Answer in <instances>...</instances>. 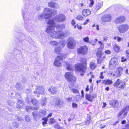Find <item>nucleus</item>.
I'll return each mask as SVG.
<instances>
[{
	"label": "nucleus",
	"instance_id": "nucleus-1",
	"mask_svg": "<svg viewBox=\"0 0 129 129\" xmlns=\"http://www.w3.org/2000/svg\"><path fill=\"white\" fill-rule=\"evenodd\" d=\"M54 19H50L49 20L47 24L49 25L46 28V31L48 33H51L50 36L53 38L59 39L65 38L68 36L67 33L64 32L60 31H55L56 28V30H61L65 28V25L64 24L55 25Z\"/></svg>",
	"mask_w": 129,
	"mask_h": 129
},
{
	"label": "nucleus",
	"instance_id": "nucleus-2",
	"mask_svg": "<svg viewBox=\"0 0 129 129\" xmlns=\"http://www.w3.org/2000/svg\"><path fill=\"white\" fill-rule=\"evenodd\" d=\"M49 43L50 44L54 46H56L58 45L59 46L56 47L54 49L55 52L56 53L59 54L62 48H63L66 45V42L65 40H62L58 43L56 41L50 42Z\"/></svg>",
	"mask_w": 129,
	"mask_h": 129
},
{
	"label": "nucleus",
	"instance_id": "nucleus-3",
	"mask_svg": "<svg viewBox=\"0 0 129 129\" xmlns=\"http://www.w3.org/2000/svg\"><path fill=\"white\" fill-rule=\"evenodd\" d=\"M126 85V83L124 81L118 79L114 83L113 85L117 87L119 90H121L124 88L125 87Z\"/></svg>",
	"mask_w": 129,
	"mask_h": 129
},
{
	"label": "nucleus",
	"instance_id": "nucleus-4",
	"mask_svg": "<svg viewBox=\"0 0 129 129\" xmlns=\"http://www.w3.org/2000/svg\"><path fill=\"white\" fill-rule=\"evenodd\" d=\"M67 57V55L63 54L62 56H58L56 57L54 62V65L57 67H60L61 66V63L63 58L64 59Z\"/></svg>",
	"mask_w": 129,
	"mask_h": 129
},
{
	"label": "nucleus",
	"instance_id": "nucleus-5",
	"mask_svg": "<svg viewBox=\"0 0 129 129\" xmlns=\"http://www.w3.org/2000/svg\"><path fill=\"white\" fill-rule=\"evenodd\" d=\"M76 42L72 37H69L68 40L67 45L68 47L70 49H73L76 45Z\"/></svg>",
	"mask_w": 129,
	"mask_h": 129
},
{
	"label": "nucleus",
	"instance_id": "nucleus-6",
	"mask_svg": "<svg viewBox=\"0 0 129 129\" xmlns=\"http://www.w3.org/2000/svg\"><path fill=\"white\" fill-rule=\"evenodd\" d=\"M22 15L24 20H28L30 16V14L28 9L24 8L22 10Z\"/></svg>",
	"mask_w": 129,
	"mask_h": 129
},
{
	"label": "nucleus",
	"instance_id": "nucleus-7",
	"mask_svg": "<svg viewBox=\"0 0 129 129\" xmlns=\"http://www.w3.org/2000/svg\"><path fill=\"white\" fill-rule=\"evenodd\" d=\"M65 77L68 81L71 82H75L76 80V77L73 76L72 74L70 72H67L66 73Z\"/></svg>",
	"mask_w": 129,
	"mask_h": 129
},
{
	"label": "nucleus",
	"instance_id": "nucleus-8",
	"mask_svg": "<svg viewBox=\"0 0 129 129\" xmlns=\"http://www.w3.org/2000/svg\"><path fill=\"white\" fill-rule=\"evenodd\" d=\"M36 90L34 92L35 94H43L45 93V90L44 87L40 85H36Z\"/></svg>",
	"mask_w": 129,
	"mask_h": 129
},
{
	"label": "nucleus",
	"instance_id": "nucleus-9",
	"mask_svg": "<svg viewBox=\"0 0 129 129\" xmlns=\"http://www.w3.org/2000/svg\"><path fill=\"white\" fill-rule=\"evenodd\" d=\"M118 64V62L117 59L115 58H113L111 59L110 62L109 68L111 69H113Z\"/></svg>",
	"mask_w": 129,
	"mask_h": 129
},
{
	"label": "nucleus",
	"instance_id": "nucleus-10",
	"mask_svg": "<svg viewBox=\"0 0 129 129\" xmlns=\"http://www.w3.org/2000/svg\"><path fill=\"white\" fill-rule=\"evenodd\" d=\"M86 67V65L80 63L77 64L75 66L76 70L83 73H85Z\"/></svg>",
	"mask_w": 129,
	"mask_h": 129
},
{
	"label": "nucleus",
	"instance_id": "nucleus-11",
	"mask_svg": "<svg viewBox=\"0 0 129 129\" xmlns=\"http://www.w3.org/2000/svg\"><path fill=\"white\" fill-rule=\"evenodd\" d=\"M129 26L127 24L121 25L118 27V29L119 32L122 33L126 32Z\"/></svg>",
	"mask_w": 129,
	"mask_h": 129
},
{
	"label": "nucleus",
	"instance_id": "nucleus-12",
	"mask_svg": "<svg viewBox=\"0 0 129 129\" xmlns=\"http://www.w3.org/2000/svg\"><path fill=\"white\" fill-rule=\"evenodd\" d=\"M66 18L65 15L61 14H58L55 17V19L58 22H64L66 20Z\"/></svg>",
	"mask_w": 129,
	"mask_h": 129
},
{
	"label": "nucleus",
	"instance_id": "nucleus-13",
	"mask_svg": "<svg viewBox=\"0 0 129 129\" xmlns=\"http://www.w3.org/2000/svg\"><path fill=\"white\" fill-rule=\"evenodd\" d=\"M111 16L109 14H106L103 16L101 18L102 21L103 22H109L111 19Z\"/></svg>",
	"mask_w": 129,
	"mask_h": 129
},
{
	"label": "nucleus",
	"instance_id": "nucleus-14",
	"mask_svg": "<svg viewBox=\"0 0 129 129\" xmlns=\"http://www.w3.org/2000/svg\"><path fill=\"white\" fill-rule=\"evenodd\" d=\"M129 109V105L128 106H126L125 108H123L122 110L118 114V116H121L123 113V117H124L127 114V112L128 111Z\"/></svg>",
	"mask_w": 129,
	"mask_h": 129
},
{
	"label": "nucleus",
	"instance_id": "nucleus-15",
	"mask_svg": "<svg viewBox=\"0 0 129 129\" xmlns=\"http://www.w3.org/2000/svg\"><path fill=\"white\" fill-rule=\"evenodd\" d=\"M109 103L114 108H117L120 106L119 102L116 100L111 101Z\"/></svg>",
	"mask_w": 129,
	"mask_h": 129
},
{
	"label": "nucleus",
	"instance_id": "nucleus-16",
	"mask_svg": "<svg viewBox=\"0 0 129 129\" xmlns=\"http://www.w3.org/2000/svg\"><path fill=\"white\" fill-rule=\"evenodd\" d=\"M87 48L86 46L81 47L78 50V52L79 53L84 55L87 52Z\"/></svg>",
	"mask_w": 129,
	"mask_h": 129
},
{
	"label": "nucleus",
	"instance_id": "nucleus-17",
	"mask_svg": "<svg viewBox=\"0 0 129 129\" xmlns=\"http://www.w3.org/2000/svg\"><path fill=\"white\" fill-rule=\"evenodd\" d=\"M96 97V95L95 94H93L91 95L90 94H86L85 95L86 99L88 101L91 102L94 98Z\"/></svg>",
	"mask_w": 129,
	"mask_h": 129
},
{
	"label": "nucleus",
	"instance_id": "nucleus-18",
	"mask_svg": "<svg viewBox=\"0 0 129 129\" xmlns=\"http://www.w3.org/2000/svg\"><path fill=\"white\" fill-rule=\"evenodd\" d=\"M125 20V18L124 16L119 17L116 18L115 20V23H119L124 22Z\"/></svg>",
	"mask_w": 129,
	"mask_h": 129
},
{
	"label": "nucleus",
	"instance_id": "nucleus-19",
	"mask_svg": "<svg viewBox=\"0 0 129 129\" xmlns=\"http://www.w3.org/2000/svg\"><path fill=\"white\" fill-rule=\"evenodd\" d=\"M96 56L98 57L97 61L98 63H100L101 61L103 60L102 57V55L101 51H99L97 52Z\"/></svg>",
	"mask_w": 129,
	"mask_h": 129
},
{
	"label": "nucleus",
	"instance_id": "nucleus-20",
	"mask_svg": "<svg viewBox=\"0 0 129 129\" xmlns=\"http://www.w3.org/2000/svg\"><path fill=\"white\" fill-rule=\"evenodd\" d=\"M48 5L49 7L52 8H59L58 4L57 3L53 2H50L48 4Z\"/></svg>",
	"mask_w": 129,
	"mask_h": 129
},
{
	"label": "nucleus",
	"instance_id": "nucleus-21",
	"mask_svg": "<svg viewBox=\"0 0 129 129\" xmlns=\"http://www.w3.org/2000/svg\"><path fill=\"white\" fill-rule=\"evenodd\" d=\"M123 69L121 67H119L118 68L117 70V73H118V74H113V76H114L116 77H118L121 75Z\"/></svg>",
	"mask_w": 129,
	"mask_h": 129
},
{
	"label": "nucleus",
	"instance_id": "nucleus-22",
	"mask_svg": "<svg viewBox=\"0 0 129 129\" xmlns=\"http://www.w3.org/2000/svg\"><path fill=\"white\" fill-rule=\"evenodd\" d=\"M48 91L51 93L54 94L57 92V90L55 87L51 86L48 88Z\"/></svg>",
	"mask_w": 129,
	"mask_h": 129
},
{
	"label": "nucleus",
	"instance_id": "nucleus-23",
	"mask_svg": "<svg viewBox=\"0 0 129 129\" xmlns=\"http://www.w3.org/2000/svg\"><path fill=\"white\" fill-rule=\"evenodd\" d=\"M82 13L83 16H86L90 14L91 11L89 9H85L82 11Z\"/></svg>",
	"mask_w": 129,
	"mask_h": 129
},
{
	"label": "nucleus",
	"instance_id": "nucleus-24",
	"mask_svg": "<svg viewBox=\"0 0 129 129\" xmlns=\"http://www.w3.org/2000/svg\"><path fill=\"white\" fill-rule=\"evenodd\" d=\"M64 65L66 67L67 69L69 70H72L73 67L66 61H64L63 62Z\"/></svg>",
	"mask_w": 129,
	"mask_h": 129
},
{
	"label": "nucleus",
	"instance_id": "nucleus-25",
	"mask_svg": "<svg viewBox=\"0 0 129 129\" xmlns=\"http://www.w3.org/2000/svg\"><path fill=\"white\" fill-rule=\"evenodd\" d=\"M63 105V103L62 101H61L59 99H58L57 101L55 103V105L56 106L59 107H61Z\"/></svg>",
	"mask_w": 129,
	"mask_h": 129
},
{
	"label": "nucleus",
	"instance_id": "nucleus-26",
	"mask_svg": "<svg viewBox=\"0 0 129 129\" xmlns=\"http://www.w3.org/2000/svg\"><path fill=\"white\" fill-rule=\"evenodd\" d=\"M102 82L106 85H110L112 84L113 83L112 80L109 79L104 80Z\"/></svg>",
	"mask_w": 129,
	"mask_h": 129
},
{
	"label": "nucleus",
	"instance_id": "nucleus-27",
	"mask_svg": "<svg viewBox=\"0 0 129 129\" xmlns=\"http://www.w3.org/2000/svg\"><path fill=\"white\" fill-rule=\"evenodd\" d=\"M16 87L18 90H21L23 88L21 84L19 82H17L16 83Z\"/></svg>",
	"mask_w": 129,
	"mask_h": 129
},
{
	"label": "nucleus",
	"instance_id": "nucleus-28",
	"mask_svg": "<svg viewBox=\"0 0 129 129\" xmlns=\"http://www.w3.org/2000/svg\"><path fill=\"white\" fill-rule=\"evenodd\" d=\"M96 67V64L93 62H91L90 63V67L91 69L93 70Z\"/></svg>",
	"mask_w": 129,
	"mask_h": 129
},
{
	"label": "nucleus",
	"instance_id": "nucleus-29",
	"mask_svg": "<svg viewBox=\"0 0 129 129\" xmlns=\"http://www.w3.org/2000/svg\"><path fill=\"white\" fill-rule=\"evenodd\" d=\"M23 104V102L22 101L20 100H18L17 107L20 108L21 107Z\"/></svg>",
	"mask_w": 129,
	"mask_h": 129
},
{
	"label": "nucleus",
	"instance_id": "nucleus-30",
	"mask_svg": "<svg viewBox=\"0 0 129 129\" xmlns=\"http://www.w3.org/2000/svg\"><path fill=\"white\" fill-rule=\"evenodd\" d=\"M113 46L114 50L115 51L117 52H119L120 48L116 44H114Z\"/></svg>",
	"mask_w": 129,
	"mask_h": 129
},
{
	"label": "nucleus",
	"instance_id": "nucleus-31",
	"mask_svg": "<svg viewBox=\"0 0 129 129\" xmlns=\"http://www.w3.org/2000/svg\"><path fill=\"white\" fill-rule=\"evenodd\" d=\"M31 102L34 105H38L39 104L38 101L35 98L32 99L31 101Z\"/></svg>",
	"mask_w": 129,
	"mask_h": 129
},
{
	"label": "nucleus",
	"instance_id": "nucleus-32",
	"mask_svg": "<svg viewBox=\"0 0 129 129\" xmlns=\"http://www.w3.org/2000/svg\"><path fill=\"white\" fill-rule=\"evenodd\" d=\"M44 13H51V11L50 9L49 8H46L44 9Z\"/></svg>",
	"mask_w": 129,
	"mask_h": 129
},
{
	"label": "nucleus",
	"instance_id": "nucleus-33",
	"mask_svg": "<svg viewBox=\"0 0 129 129\" xmlns=\"http://www.w3.org/2000/svg\"><path fill=\"white\" fill-rule=\"evenodd\" d=\"M46 99L44 98L42 99L41 102V104L42 106H45L47 102H46Z\"/></svg>",
	"mask_w": 129,
	"mask_h": 129
},
{
	"label": "nucleus",
	"instance_id": "nucleus-34",
	"mask_svg": "<svg viewBox=\"0 0 129 129\" xmlns=\"http://www.w3.org/2000/svg\"><path fill=\"white\" fill-rule=\"evenodd\" d=\"M103 5V3L102 2L99 3L96 6V9L97 10L100 9L101 7Z\"/></svg>",
	"mask_w": 129,
	"mask_h": 129
},
{
	"label": "nucleus",
	"instance_id": "nucleus-35",
	"mask_svg": "<svg viewBox=\"0 0 129 129\" xmlns=\"http://www.w3.org/2000/svg\"><path fill=\"white\" fill-rule=\"evenodd\" d=\"M45 114L46 111L44 110L41 111L39 114V116L41 117L44 116Z\"/></svg>",
	"mask_w": 129,
	"mask_h": 129
},
{
	"label": "nucleus",
	"instance_id": "nucleus-36",
	"mask_svg": "<svg viewBox=\"0 0 129 129\" xmlns=\"http://www.w3.org/2000/svg\"><path fill=\"white\" fill-rule=\"evenodd\" d=\"M38 109V108H34L33 107H31L27 106H26V111H28L29 109H30V110L34 109L35 110H37Z\"/></svg>",
	"mask_w": 129,
	"mask_h": 129
},
{
	"label": "nucleus",
	"instance_id": "nucleus-37",
	"mask_svg": "<svg viewBox=\"0 0 129 129\" xmlns=\"http://www.w3.org/2000/svg\"><path fill=\"white\" fill-rule=\"evenodd\" d=\"M42 122L43 125L45 126V125L47 123V118H44L42 119Z\"/></svg>",
	"mask_w": 129,
	"mask_h": 129
},
{
	"label": "nucleus",
	"instance_id": "nucleus-38",
	"mask_svg": "<svg viewBox=\"0 0 129 129\" xmlns=\"http://www.w3.org/2000/svg\"><path fill=\"white\" fill-rule=\"evenodd\" d=\"M45 19H48L50 18L52 16L51 13H45Z\"/></svg>",
	"mask_w": 129,
	"mask_h": 129
},
{
	"label": "nucleus",
	"instance_id": "nucleus-39",
	"mask_svg": "<svg viewBox=\"0 0 129 129\" xmlns=\"http://www.w3.org/2000/svg\"><path fill=\"white\" fill-rule=\"evenodd\" d=\"M70 91L74 93H77L79 92V91L77 89L72 88H70Z\"/></svg>",
	"mask_w": 129,
	"mask_h": 129
},
{
	"label": "nucleus",
	"instance_id": "nucleus-40",
	"mask_svg": "<svg viewBox=\"0 0 129 129\" xmlns=\"http://www.w3.org/2000/svg\"><path fill=\"white\" fill-rule=\"evenodd\" d=\"M38 18L39 19L45 18V14L44 13L43 14L39 15L38 16Z\"/></svg>",
	"mask_w": 129,
	"mask_h": 129
},
{
	"label": "nucleus",
	"instance_id": "nucleus-41",
	"mask_svg": "<svg viewBox=\"0 0 129 129\" xmlns=\"http://www.w3.org/2000/svg\"><path fill=\"white\" fill-rule=\"evenodd\" d=\"M91 118L90 116H89L87 118V120L85 122V123L86 125H88L89 124Z\"/></svg>",
	"mask_w": 129,
	"mask_h": 129
},
{
	"label": "nucleus",
	"instance_id": "nucleus-42",
	"mask_svg": "<svg viewBox=\"0 0 129 129\" xmlns=\"http://www.w3.org/2000/svg\"><path fill=\"white\" fill-rule=\"evenodd\" d=\"M114 39L115 40H117V41L118 42L120 41L121 40L122 41L123 40L122 38L117 37H114Z\"/></svg>",
	"mask_w": 129,
	"mask_h": 129
},
{
	"label": "nucleus",
	"instance_id": "nucleus-43",
	"mask_svg": "<svg viewBox=\"0 0 129 129\" xmlns=\"http://www.w3.org/2000/svg\"><path fill=\"white\" fill-rule=\"evenodd\" d=\"M7 103L8 105L11 106H12L14 105V102H12L11 101H8L7 102Z\"/></svg>",
	"mask_w": 129,
	"mask_h": 129
},
{
	"label": "nucleus",
	"instance_id": "nucleus-44",
	"mask_svg": "<svg viewBox=\"0 0 129 129\" xmlns=\"http://www.w3.org/2000/svg\"><path fill=\"white\" fill-rule=\"evenodd\" d=\"M33 114L34 118L35 119L38 115V113L36 111H35L33 112Z\"/></svg>",
	"mask_w": 129,
	"mask_h": 129
},
{
	"label": "nucleus",
	"instance_id": "nucleus-45",
	"mask_svg": "<svg viewBox=\"0 0 129 129\" xmlns=\"http://www.w3.org/2000/svg\"><path fill=\"white\" fill-rule=\"evenodd\" d=\"M54 127L56 128V129H63L62 127L57 125H54Z\"/></svg>",
	"mask_w": 129,
	"mask_h": 129
},
{
	"label": "nucleus",
	"instance_id": "nucleus-46",
	"mask_svg": "<svg viewBox=\"0 0 129 129\" xmlns=\"http://www.w3.org/2000/svg\"><path fill=\"white\" fill-rule=\"evenodd\" d=\"M89 38L88 37L83 38V40L86 42H89Z\"/></svg>",
	"mask_w": 129,
	"mask_h": 129
},
{
	"label": "nucleus",
	"instance_id": "nucleus-47",
	"mask_svg": "<svg viewBox=\"0 0 129 129\" xmlns=\"http://www.w3.org/2000/svg\"><path fill=\"white\" fill-rule=\"evenodd\" d=\"M49 122L52 123H54L55 122V119L53 118H50L49 120Z\"/></svg>",
	"mask_w": 129,
	"mask_h": 129
},
{
	"label": "nucleus",
	"instance_id": "nucleus-48",
	"mask_svg": "<svg viewBox=\"0 0 129 129\" xmlns=\"http://www.w3.org/2000/svg\"><path fill=\"white\" fill-rule=\"evenodd\" d=\"M13 125L14 127H17L18 126V124L17 122H14L13 123Z\"/></svg>",
	"mask_w": 129,
	"mask_h": 129
},
{
	"label": "nucleus",
	"instance_id": "nucleus-49",
	"mask_svg": "<svg viewBox=\"0 0 129 129\" xmlns=\"http://www.w3.org/2000/svg\"><path fill=\"white\" fill-rule=\"evenodd\" d=\"M72 107L73 108H76L77 107V104L76 103H72Z\"/></svg>",
	"mask_w": 129,
	"mask_h": 129
},
{
	"label": "nucleus",
	"instance_id": "nucleus-50",
	"mask_svg": "<svg viewBox=\"0 0 129 129\" xmlns=\"http://www.w3.org/2000/svg\"><path fill=\"white\" fill-rule=\"evenodd\" d=\"M77 19L79 20H81L83 18V17L81 15H79L76 17Z\"/></svg>",
	"mask_w": 129,
	"mask_h": 129
},
{
	"label": "nucleus",
	"instance_id": "nucleus-51",
	"mask_svg": "<svg viewBox=\"0 0 129 129\" xmlns=\"http://www.w3.org/2000/svg\"><path fill=\"white\" fill-rule=\"evenodd\" d=\"M72 100V98L68 97L66 98V100L68 102H71Z\"/></svg>",
	"mask_w": 129,
	"mask_h": 129
},
{
	"label": "nucleus",
	"instance_id": "nucleus-52",
	"mask_svg": "<svg viewBox=\"0 0 129 129\" xmlns=\"http://www.w3.org/2000/svg\"><path fill=\"white\" fill-rule=\"evenodd\" d=\"M90 3L89 5V7H92L94 4V2L93 0H90Z\"/></svg>",
	"mask_w": 129,
	"mask_h": 129
},
{
	"label": "nucleus",
	"instance_id": "nucleus-53",
	"mask_svg": "<svg viewBox=\"0 0 129 129\" xmlns=\"http://www.w3.org/2000/svg\"><path fill=\"white\" fill-rule=\"evenodd\" d=\"M126 59L124 57L122 56L121 58V61L122 62H124L126 61Z\"/></svg>",
	"mask_w": 129,
	"mask_h": 129
},
{
	"label": "nucleus",
	"instance_id": "nucleus-54",
	"mask_svg": "<svg viewBox=\"0 0 129 129\" xmlns=\"http://www.w3.org/2000/svg\"><path fill=\"white\" fill-rule=\"evenodd\" d=\"M126 54L127 58L128 59H129V49L126 51Z\"/></svg>",
	"mask_w": 129,
	"mask_h": 129
},
{
	"label": "nucleus",
	"instance_id": "nucleus-55",
	"mask_svg": "<svg viewBox=\"0 0 129 129\" xmlns=\"http://www.w3.org/2000/svg\"><path fill=\"white\" fill-rule=\"evenodd\" d=\"M25 119L28 122H29L30 120V118L27 115L25 117Z\"/></svg>",
	"mask_w": 129,
	"mask_h": 129
},
{
	"label": "nucleus",
	"instance_id": "nucleus-56",
	"mask_svg": "<svg viewBox=\"0 0 129 129\" xmlns=\"http://www.w3.org/2000/svg\"><path fill=\"white\" fill-rule=\"evenodd\" d=\"M17 120L19 121H22L23 120V119L21 117H18L17 118Z\"/></svg>",
	"mask_w": 129,
	"mask_h": 129
},
{
	"label": "nucleus",
	"instance_id": "nucleus-57",
	"mask_svg": "<svg viewBox=\"0 0 129 129\" xmlns=\"http://www.w3.org/2000/svg\"><path fill=\"white\" fill-rule=\"evenodd\" d=\"M71 24L73 26H74L75 25L76 22L74 20H72Z\"/></svg>",
	"mask_w": 129,
	"mask_h": 129
},
{
	"label": "nucleus",
	"instance_id": "nucleus-58",
	"mask_svg": "<svg viewBox=\"0 0 129 129\" xmlns=\"http://www.w3.org/2000/svg\"><path fill=\"white\" fill-rule=\"evenodd\" d=\"M77 28L78 29L81 30L82 29V26L81 25H79L78 24L77 25Z\"/></svg>",
	"mask_w": 129,
	"mask_h": 129
},
{
	"label": "nucleus",
	"instance_id": "nucleus-59",
	"mask_svg": "<svg viewBox=\"0 0 129 129\" xmlns=\"http://www.w3.org/2000/svg\"><path fill=\"white\" fill-rule=\"evenodd\" d=\"M103 72H102L100 73L101 76L100 77V78L101 79H103V78L104 77L103 76Z\"/></svg>",
	"mask_w": 129,
	"mask_h": 129
},
{
	"label": "nucleus",
	"instance_id": "nucleus-60",
	"mask_svg": "<svg viewBox=\"0 0 129 129\" xmlns=\"http://www.w3.org/2000/svg\"><path fill=\"white\" fill-rule=\"evenodd\" d=\"M89 21V20L88 19H87L86 20V21L84 23V25H86L87 24Z\"/></svg>",
	"mask_w": 129,
	"mask_h": 129
},
{
	"label": "nucleus",
	"instance_id": "nucleus-61",
	"mask_svg": "<svg viewBox=\"0 0 129 129\" xmlns=\"http://www.w3.org/2000/svg\"><path fill=\"white\" fill-rule=\"evenodd\" d=\"M110 52H111L109 50H106L105 51V53H107V54H110Z\"/></svg>",
	"mask_w": 129,
	"mask_h": 129
},
{
	"label": "nucleus",
	"instance_id": "nucleus-62",
	"mask_svg": "<svg viewBox=\"0 0 129 129\" xmlns=\"http://www.w3.org/2000/svg\"><path fill=\"white\" fill-rule=\"evenodd\" d=\"M89 90V86L88 85H87V86L86 87V91H88Z\"/></svg>",
	"mask_w": 129,
	"mask_h": 129
},
{
	"label": "nucleus",
	"instance_id": "nucleus-63",
	"mask_svg": "<svg viewBox=\"0 0 129 129\" xmlns=\"http://www.w3.org/2000/svg\"><path fill=\"white\" fill-rule=\"evenodd\" d=\"M98 43L99 44H100V46L101 47H102V46L103 45V43H102V42H101L100 41H99L98 42Z\"/></svg>",
	"mask_w": 129,
	"mask_h": 129
},
{
	"label": "nucleus",
	"instance_id": "nucleus-64",
	"mask_svg": "<svg viewBox=\"0 0 129 129\" xmlns=\"http://www.w3.org/2000/svg\"><path fill=\"white\" fill-rule=\"evenodd\" d=\"M107 37H105L103 38V41H106L107 40Z\"/></svg>",
	"mask_w": 129,
	"mask_h": 129
}]
</instances>
